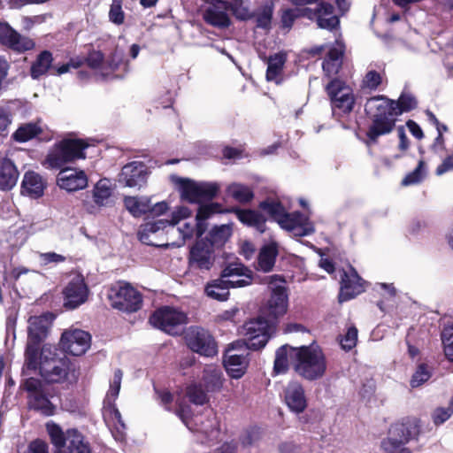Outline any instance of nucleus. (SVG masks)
<instances>
[{"mask_svg":"<svg viewBox=\"0 0 453 453\" xmlns=\"http://www.w3.org/2000/svg\"><path fill=\"white\" fill-rule=\"evenodd\" d=\"M53 61V55L50 50H44L41 51L30 66L29 73L31 78L33 80H39L49 72L51 73Z\"/></svg>","mask_w":453,"mask_h":453,"instance_id":"cd10ccee","label":"nucleus"},{"mask_svg":"<svg viewBox=\"0 0 453 453\" xmlns=\"http://www.w3.org/2000/svg\"><path fill=\"white\" fill-rule=\"evenodd\" d=\"M150 198L147 196H126L124 205L126 209L135 218L148 214Z\"/></svg>","mask_w":453,"mask_h":453,"instance_id":"c9c22d12","label":"nucleus"},{"mask_svg":"<svg viewBox=\"0 0 453 453\" xmlns=\"http://www.w3.org/2000/svg\"><path fill=\"white\" fill-rule=\"evenodd\" d=\"M168 226L167 219L149 220L142 223L138 230L137 235L140 242L149 246H156L151 240L150 234H156L159 230H164Z\"/></svg>","mask_w":453,"mask_h":453,"instance_id":"7c9ffc66","label":"nucleus"},{"mask_svg":"<svg viewBox=\"0 0 453 453\" xmlns=\"http://www.w3.org/2000/svg\"><path fill=\"white\" fill-rule=\"evenodd\" d=\"M445 357L453 362V326H446L441 333Z\"/></svg>","mask_w":453,"mask_h":453,"instance_id":"8fccbe9b","label":"nucleus"},{"mask_svg":"<svg viewBox=\"0 0 453 453\" xmlns=\"http://www.w3.org/2000/svg\"><path fill=\"white\" fill-rule=\"evenodd\" d=\"M452 410L448 407H437L432 413V419L435 426H441L452 416Z\"/></svg>","mask_w":453,"mask_h":453,"instance_id":"bf43d9fd","label":"nucleus"},{"mask_svg":"<svg viewBox=\"0 0 453 453\" xmlns=\"http://www.w3.org/2000/svg\"><path fill=\"white\" fill-rule=\"evenodd\" d=\"M453 171V153L448 155L439 165L435 170L437 175H442L443 173Z\"/></svg>","mask_w":453,"mask_h":453,"instance_id":"774afa93","label":"nucleus"},{"mask_svg":"<svg viewBox=\"0 0 453 453\" xmlns=\"http://www.w3.org/2000/svg\"><path fill=\"white\" fill-rule=\"evenodd\" d=\"M149 322L154 327L175 336L180 334L181 326L188 323V318L185 312L166 305L154 311Z\"/></svg>","mask_w":453,"mask_h":453,"instance_id":"6e6552de","label":"nucleus"},{"mask_svg":"<svg viewBox=\"0 0 453 453\" xmlns=\"http://www.w3.org/2000/svg\"><path fill=\"white\" fill-rule=\"evenodd\" d=\"M227 10L239 20H248L253 18L249 7L244 4L243 0L226 1Z\"/></svg>","mask_w":453,"mask_h":453,"instance_id":"49530a36","label":"nucleus"},{"mask_svg":"<svg viewBox=\"0 0 453 453\" xmlns=\"http://www.w3.org/2000/svg\"><path fill=\"white\" fill-rule=\"evenodd\" d=\"M226 192L234 200L242 204L250 203L255 196L251 188L235 182L227 187Z\"/></svg>","mask_w":453,"mask_h":453,"instance_id":"4c0bfd02","label":"nucleus"},{"mask_svg":"<svg viewBox=\"0 0 453 453\" xmlns=\"http://www.w3.org/2000/svg\"><path fill=\"white\" fill-rule=\"evenodd\" d=\"M63 453H91L89 443L76 429L67 430V445Z\"/></svg>","mask_w":453,"mask_h":453,"instance_id":"473e14b6","label":"nucleus"},{"mask_svg":"<svg viewBox=\"0 0 453 453\" xmlns=\"http://www.w3.org/2000/svg\"><path fill=\"white\" fill-rule=\"evenodd\" d=\"M278 253V248L275 243L264 246L257 257L259 268L265 273L271 272L274 267Z\"/></svg>","mask_w":453,"mask_h":453,"instance_id":"f704fd0d","label":"nucleus"},{"mask_svg":"<svg viewBox=\"0 0 453 453\" xmlns=\"http://www.w3.org/2000/svg\"><path fill=\"white\" fill-rule=\"evenodd\" d=\"M342 65V62L331 61L325 58L322 63V69L327 77H331L338 74Z\"/></svg>","mask_w":453,"mask_h":453,"instance_id":"0e129e2a","label":"nucleus"},{"mask_svg":"<svg viewBox=\"0 0 453 453\" xmlns=\"http://www.w3.org/2000/svg\"><path fill=\"white\" fill-rule=\"evenodd\" d=\"M92 193L94 203L83 201L85 210L90 214L96 213L99 208L108 204L112 195L110 180L108 179L99 180L95 185Z\"/></svg>","mask_w":453,"mask_h":453,"instance_id":"b1692460","label":"nucleus"},{"mask_svg":"<svg viewBox=\"0 0 453 453\" xmlns=\"http://www.w3.org/2000/svg\"><path fill=\"white\" fill-rule=\"evenodd\" d=\"M289 345H283L276 349L273 363V372L275 374H284L289 369L288 357L295 360V353L290 349Z\"/></svg>","mask_w":453,"mask_h":453,"instance_id":"e433bc0d","label":"nucleus"},{"mask_svg":"<svg viewBox=\"0 0 453 453\" xmlns=\"http://www.w3.org/2000/svg\"><path fill=\"white\" fill-rule=\"evenodd\" d=\"M19 171L14 163L4 157L0 164V189L10 190L17 183Z\"/></svg>","mask_w":453,"mask_h":453,"instance_id":"c85d7f7f","label":"nucleus"},{"mask_svg":"<svg viewBox=\"0 0 453 453\" xmlns=\"http://www.w3.org/2000/svg\"><path fill=\"white\" fill-rule=\"evenodd\" d=\"M426 175V163L423 159H420L418 163L417 167L406 174L402 180V186L415 185L422 181Z\"/></svg>","mask_w":453,"mask_h":453,"instance_id":"de8ad7c7","label":"nucleus"},{"mask_svg":"<svg viewBox=\"0 0 453 453\" xmlns=\"http://www.w3.org/2000/svg\"><path fill=\"white\" fill-rule=\"evenodd\" d=\"M91 335L81 329H71L65 331L60 339L63 350L72 356L80 357L89 349Z\"/></svg>","mask_w":453,"mask_h":453,"instance_id":"ddd939ff","label":"nucleus"},{"mask_svg":"<svg viewBox=\"0 0 453 453\" xmlns=\"http://www.w3.org/2000/svg\"><path fill=\"white\" fill-rule=\"evenodd\" d=\"M417 107L418 100L411 93L403 92L397 100L384 95L370 97L365 104V112L371 121L365 134V144L369 147L377 144L380 136L395 129L398 116Z\"/></svg>","mask_w":453,"mask_h":453,"instance_id":"f257e3e1","label":"nucleus"},{"mask_svg":"<svg viewBox=\"0 0 453 453\" xmlns=\"http://www.w3.org/2000/svg\"><path fill=\"white\" fill-rule=\"evenodd\" d=\"M55 319V315L52 312L47 311L41 315L31 316L27 320V340L24 351V359L28 361L29 365H34L35 363V357L45 346L52 323Z\"/></svg>","mask_w":453,"mask_h":453,"instance_id":"20e7f679","label":"nucleus"},{"mask_svg":"<svg viewBox=\"0 0 453 453\" xmlns=\"http://www.w3.org/2000/svg\"><path fill=\"white\" fill-rule=\"evenodd\" d=\"M297 19H299V17L296 7L281 10L280 27L290 30Z\"/></svg>","mask_w":453,"mask_h":453,"instance_id":"5fc2aeb1","label":"nucleus"},{"mask_svg":"<svg viewBox=\"0 0 453 453\" xmlns=\"http://www.w3.org/2000/svg\"><path fill=\"white\" fill-rule=\"evenodd\" d=\"M284 402L288 408L299 415L308 406V400L303 385L298 381H290L284 389Z\"/></svg>","mask_w":453,"mask_h":453,"instance_id":"6ab92c4d","label":"nucleus"},{"mask_svg":"<svg viewBox=\"0 0 453 453\" xmlns=\"http://www.w3.org/2000/svg\"><path fill=\"white\" fill-rule=\"evenodd\" d=\"M109 19L116 25H121L124 23L125 13L122 11L120 2L116 3L115 0H113V4L111 5L109 12Z\"/></svg>","mask_w":453,"mask_h":453,"instance_id":"680f3d73","label":"nucleus"},{"mask_svg":"<svg viewBox=\"0 0 453 453\" xmlns=\"http://www.w3.org/2000/svg\"><path fill=\"white\" fill-rule=\"evenodd\" d=\"M47 431L50 442L55 447L54 453H63L67 445V434L65 435L57 424L47 425Z\"/></svg>","mask_w":453,"mask_h":453,"instance_id":"79ce46f5","label":"nucleus"},{"mask_svg":"<svg viewBox=\"0 0 453 453\" xmlns=\"http://www.w3.org/2000/svg\"><path fill=\"white\" fill-rule=\"evenodd\" d=\"M169 210V205L165 201L156 203L155 204H151L150 202V209L149 215L153 217H158L164 215Z\"/></svg>","mask_w":453,"mask_h":453,"instance_id":"338daca9","label":"nucleus"},{"mask_svg":"<svg viewBox=\"0 0 453 453\" xmlns=\"http://www.w3.org/2000/svg\"><path fill=\"white\" fill-rule=\"evenodd\" d=\"M173 180L178 186L183 200L190 203H198L199 182L182 177H173Z\"/></svg>","mask_w":453,"mask_h":453,"instance_id":"c756f323","label":"nucleus"},{"mask_svg":"<svg viewBox=\"0 0 453 453\" xmlns=\"http://www.w3.org/2000/svg\"><path fill=\"white\" fill-rule=\"evenodd\" d=\"M317 25L319 28L334 30L340 25V19L337 16L332 14L319 13L317 18Z\"/></svg>","mask_w":453,"mask_h":453,"instance_id":"864d4df0","label":"nucleus"},{"mask_svg":"<svg viewBox=\"0 0 453 453\" xmlns=\"http://www.w3.org/2000/svg\"><path fill=\"white\" fill-rule=\"evenodd\" d=\"M232 234V228L228 225H221L213 226L207 236L209 245L214 246L223 245Z\"/></svg>","mask_w":453,"mask_h":453,"instance_id":"37998d69","label":"nucleus"},{"mask_svg":"<svg viewBox=\"0 0 453 453\" xmlns=\"http://www.w3.org/2000/svg\"><path fill=\"white\" fill-rule=\"evenodd\" d=\"M258 209L266 213L270 219L279 223L285 207L279 200L267 197L258 203Z\"/></svg>","mask_w":453,"mask_h":453,"instance_id":"58836bf2","label":"nucleus"},{"mask_svg":"<svg viewBox=\"0 0 453 453\" xmlns=\"http://www.w3.org/2000/svg\"><path fill=\"white\" fill-rule=\"evenodd\" d=\"M432 376V373L426 364H420L413 373L411 380V386L417 388L426 382Z\"/></svg>","mask_w":453,"mask_h":453,"instance_id":"3c124183","label":"nucleus"},{"mask_svg":"<svg viewBox=\"0 0 453 453\" xmlns=\"http://www.w3.org/2000/svg\"><path fill=\"white\" fill-rule=\"evenodd\" d=\"M57 182L61 188L73 192L88 186V177L83 171L63 167L58 175Z\"/></svg>","mask_w":453,"mask_h":453,"instance_id":"393cba45","label":"nucleus"},{"mask_svg":"<svg viewBox=\"0 0 453 453\" xmlns=\"http://www.w3.org/2000/svg\"><path fill=\"white\" fill-rule=\"evenodd\" d=\"M298 17L307 18L310 20H317L319 13L332 14L334 13V6L327 2H320L315 9L304 6H296Z\"/></svg>","mask_w":453,"mask_h":453,"instance_id":"ea45409f","label":"nucleus"},{"mask_svg":"<svg viewBox=\"0 0 453 453\" xmlns=\"http://www.w3.org/2000/svg\"><path fill=\"white\" fill-rule=\"evenodd\" d=\"M218 206L219 203L201 205L197 210L196 219L206 220L216 212V208Z\"/></svg>","mask_w":453,"mask_h":453,"instance_id":"69168bd1","label":"nucleus"},{"mask_svg":"<svg viewBox=\"0 0 453 453\" xmlns=\"http://www.w3.org/2000/svg\"><path fill=\"white\" fill-rule=\"evenodd\" d=\"M109 299L112 308L127 313H134L142 307V294L128 282H119L111 288Z\"/></svg>","mask_w":453,"mask_h":453,"instance_id":"0eeeda50","label":"nucleus"},{"mask_svg":"<svg viewBox=\"0 0 453 453\" xmlns=\"http://www.w3.org/2000/svg\"><path fill=\"white\" fill-rule=\"evenodd\" d=\"M214 249L207 242L200 241L191 248L189 265L200 270H210L214 263Z\"/></svg>","mask_w":453,"mask_h":453,"instance_id":"4be33fe9","label":"nucleus"},{"mask_svg":"<svg viewBox=\"0 0 453 453\" xmlns=\"http://www.w3.org/2000/svg\"><path fill=\"white\" fill-rule=\"evenodd\" d=\"M88 288L81 275L73 277L63 290L64 307L74 310L83 304L88 297Z\"/></svg>","mask_w":453,"mask_h":453,"instance_id":"2eb2a0df","label":"nucleus"},{"mask_svg":"<svg viewBox=\"0 0 453 453\" xmlns=\"http://www.w3.org/2000/svg\"><path fill=\"white\" fill-rule=\"evenodd\" d=\"M290 349L295 353V371L301 377L313 381L325 375L326 360L321 349L311 346H301L290 348Z\"/></svg>","mask_w":453,"mask_h":453,"instance_id":"423d86ee","label":"nucleus"},{"mask_svg":"<svg viewBox=\"0 0 453 453\" xmlns=\"http://www.w3.org/2000/svg\"><path fill=\"white\" fill-rule=\"evenodd\" d=\"M288 311V293L283 286L275 287L267 302L259 309L256 319L246 321L242 326L246 346L251 350H259L275 333L280 319Z\"/></svg>","mask_w":453,"mask_h":453,"instance_id":"f03ea898","label":"nucleus"},{"mask_svg":"<svg viewBox=\"0 0 453 453\" xmlns=\"http://www.w3.org/2000/svg\"><path fill=\"white\" fill-rule=\"evenodd\" d=\"M89 146L86 139L63 138L50 150L44 165L50 169H62L67 164L85 159V150Z\"/></svg>","mask_w":453,"mask_h":453,"instance_id":"39448f33","label":"nucleus"},{"mask_svg":"<svg viewBox=\"0 0 453 453\" xmlns=\"http://www.w3.org/2000/svg\"><path fill=\"white\" fill-rule=\"evenodd\" d=\"M35 364L29 365L24 360L22 372L38 371L39 375L49 384L76 383L79 372L76 365L65 354L60 356L54 346H45L35 357Z\"/></svg>","mask_w":453,"mask_h":453,"instance_id":"7ed1b4c3","label":"nucleus"},{"mask_svg":"<svg viewBox=\"0 0 453 453\" xmlns=\"http://www.w3.org/2000/svg\"><path fill=\"white\" fill-rule=\"evenodd\" d=\"M226 211L235 214L242 224L255 228L260 234H264L267 229V219L257 210L231 207L226 209Z\"/></svg>","mask_w":453,"mask_h":453,"instance_id":"5701e85b","label":"nucleus"},{"mask_svg":"<svg viewBox=\"0 0 453 453\" xmlns=\"http://www.w3.org/2000/svg\"><path fill=\"white\" fill-rule=\"evenodd\" d=\"M246 279L231 280L217 279L208 282L205 286L204 292L207 296L217 301H226L230 296L229 288H242L252 283L251 273L244 275Z\"/></svg>","mask_w":453,"mask_h":453,"instance_id":"f3484780","label":"nucleus"},{"mask_svg":"<svg viewBox=\"0 0 453 453\" xmlns=\"http://www.w3.org/2000/svg\"><path fill=\"white\" fill-rule=\"evenodd\" d=\"M261 438V433L257 427H250L241 436L240 441L243 447H250Z\"/></svg>","mask_w":453,"mask_h":453,"instance_id":"052dcab7","label":"nucleus"},{"mask_svg":"<svg viewBox=\"0 0 453 453\" xmlns=\"http://www.w3.org/2000/svg\"><path fill=\"white\" fill-rule=\"evenodd\" d=\"M249 273H251V271L245 267L243 265L229 264L222 270L220 273V279L224 280V278H228L231 276H242Z\"/></svg>","mask_w":453,"mask_h":453,"instance_id":"4d7b16f0","label":"nucleus"},{"mask_svg":"<svg viewBox=\"0 0 453 453\" xmlns=\"http://www.w3.org/2000/svg\"><path fill=\"white\" fill-rule=\"evenodd\" d=\"M210 6L205 9L203 14V20L218 28H227L231 25V19L226 13V1L210 0Z\"/></svg>","mask_w":453,"mask_h":453,"instance_id":"aec40b11","label":"nucleus"},{"mask_svg":"<svg viewBox=\"0 0 453 453\" xmlns=\"http://www.w3.org/2000/svg\"><path fill=\"white\" fill-rule=\"evenodd\" d=\"M46 187L42 176L33 171H28L24 174L21 182V193L32 198H39L43 196Z\"/></svg>","mask_w":453,"mask_h":453,"instance_id":"bb28decb","label":"nucleus"},{"mask_svg":"<svg viewBox=\"0 0 453 453\" xmlns=\"http://www.w3.org/2000/svg\"><path fill=\"white\" fill-rule=\"evenodd\" d=\"M223 364L227 374L233 379L242 378L247 371L246 357L241 354H232V349H228L224 354Z\"/></svg>","mask_w":453,"mask_h":453,"instance_id":"a878e982","label":"nucleus"},{"mask_svg":"<svg viewBox=\"0 0 453 453\" xmlns=\"http://www.w3.org/2000/svg\"><path fill=\"white\" fill-rule=\"evenodd\" d=\"M326 91L334 111L338 110L342 114H349L353 111L356 98L345 81L334 78L326 85Z\"/></svg>","mask_w":453,"mask_h":453,"instance_id":"f8f14e48","label":"nucleus"},{"mask_svg":"<svg viewBox=\"0 0 453 453\" xmlns=\"http://www.w3.org/2000/svg\"><path fill=\"white\" fill-rule=\"evenodd\" d=\"M219 191V186L212 182H199L198 203L203 201H211Z\"/></svg>","mask_w":453,"mask_h":453,"instance_id":"09e8293b","label":"nucleus"},{"mask_svg":"<svg viewBox=\"0 0 453 453\" xmlns=\"http://www.w3.org/2000/svg\"><path fill=\"white\" fill-rule=\"evenodd\" d=\"M42 133V129L35 123L20 126L13 134L12 139L18 142H26Z\"/></svg>","mask_w":453,"mask_h":453,"instance_id":"c03bdc74","label":"nucleus"},{"mask_svg":"<svg viewBox=\"0 0 453 453\" xmlns=\"http://www.w3.org/2000/svg\"><path fill=\"white\" fill-rule=\"evenodd\" d=\"M147 176V166L142 162L134 161L122 167L119 181L129 188H140L146 183Z\"/></svg>","mask_w":453,"mask_h":453,"instance_id":"412c9836","label":"nucleus"},{"mask_svg":"<svg viewBox=\"0 0 453 453\" xmlns=\"http://www.w3.org/2000/svg\"><path fill=\"white\" fill-rule=\"evenodd\" d=\"M340 276V302L349 301L365 291V281L351 265H349L348 270L342 269Z\"/></svg>","mask_w":453,"mask_h":453,"instance_id":"4468645a","label":"nucleus"},{"mask_svg":"<svg viewBox=\"0 0 453 453\" xmlns=\"http://www.w3.org/2000/svg\"><path fill=\"white\" fill-rule=\"evenodd\" d=\"M21 387L27 393V404L30 410L47 417L54 415L55 406L46 395L44 386L39 379L27 378L23 380Z\"/></svg>","mask_w":453,"mask_h":453,"instance_id":"9b49d317","label":"nucleus"},{"mask_svg":"<svg viewBox=\"0 0 453 453\" xmlns=\"http://www.w3.org/2000/svg\"><path fill=\"white\" fill-rule=\"evenodd\" d=\"M0 43L18 53L31 50L35 46L33 39L21 35L7 22H0Z\"/></svg>","mask_w":453,"mask_h":453,"instance_id":"dca6fc26","label":"nucleus"},{"mask_svg":"<svg viewBox=\"0 0 453 453\" xmlns=\"http://www.w3.org/2000/svg\"><path fill=\"white\" fill-rule=\"evenodd\" d=\"M278 224L288 231H296L295 234L300 237L310 235L315 231L308 217L298 211L288 212L285 210Z\"/></svg>","mask_w":453,"mask_h":453,"instance_id":"a211bd4d","label":"nucleus"},{"mask_svg":"<svg viewBox=\"0 0 453 453\" xmlns=\"http://www.w3.org/2000/svg\"><path fill=\"white\" fill-rule=\"evenodd\" d=\"M186 346L200 356L212 357L218 354V344L209 330L198 326H190L182 332Z\"/></svg>","mask_w":453,"mask_h":453,"instance_id":"1a4fd4ad","label":"nucleus"},{"mask_svg":"<svg viewBox=\"0 0 453 453\" xmlns=\"http://www.w3.org/2000/svg\"><path fill=\"white\" fill-rule=\"evenodd\" d=\"M40 260L42 265H47L49 264H59L66 261V257L63 255L56 252H45L40 254Z\"/></svg>","mask_w":453,"mask_h":453,"instance_id":"e2e57ef3","label":"nucleus"},{"mask_svg":"<svg viewBox=\"0 0 453 453\" xmlns=\"http://www.w3.org/2000/svg\"><path fill=\"white\" fill-rule=\"evenodd\" d=\"M357 342V329L355 326H351L348 328L344 336L341 339V347L346 350H351Z\"/></svg>","mask_w":453,"mask_h":453,"instance_id":"6e6d98bb","label":"nucleus"},{"mask_svg":"<svg viewBox=\"0 0 453 453\" xmlns=\"http://www.w3.org/2000/svg\"><path fill=\"white\" fill-rule=\"evenodd\" d=\"M85 62L89 68L93 70L99 69L104 64V55L100 50H92L85 57Z\"/></svg>","mask_w":453,"mask_h":453,"instance_id":"13d9d810","label":"nucleus"},{"mask_svg":"<svg viewBox=\"0 0 453 453\" xmlns=\"http://www.w3.org/2000/svg\"><path fill=\"white\" fill-rule=\"evenodd\" d=\"M273 15V4H265L263 5L253 17L256 18V26L258 28H262L265 30H270L272 27V20Z\"/></svg>","mask_w":453,"mask_h":453,"instance_id":"a18cd8bd","label":"nucleus"},{"mask_svg":"<svg viewBox=\"0 0 453 453\" xmlns=\"http://www.w3.org/2000/svg\"><path fill=\"white\" fill-rule=\"evenodd\" d=\"M418 434V427L410 418L391 425L388 436L380 442V447L385 453H396L398 449L408 443L414 435Z\"/></svg>","mask_w":453,"mask_h":453,"instance_id":"9d476101","label":"nucleus"},{"mask_svg":"<svg viewBox=\"0 0 453 453\" xmlns=\"http://www.w3.org/2000/svg\"><path fill=\"white\" fill-rule=\"evenodd\" d=\"M382 83L380 73L375 70L368 71L361 81V88L376 90Z\"/></svg>","mask_w":453,"mask_h":453,"instance_id":"603ef678","label":"nucleus"},{"mask_svg":"<svg viewBox=\"0 0 453 453\" xmlns=\"http://www.w3.org/2000/svg\"><path fill=\"white\" fill-rule=\"evenodd\" d=\"M225 379L222 371L217 367H209L203 371V387L207 392H219L223 388Z\"/></svg>","mask_w":453,"mask_h":453,"instance_id":"2f4dec72","label":"nucleus"},{"mask_svg":"<svg viewBox=\"0 0 453 453\" xmlns=\"http://www.w3.org/2000/svg\"><path fill=\"white\" fill-rule=\"evenodd\" d=\"M287 58L283 53H277L270 56L265 77L268 81H275L279 84L281 81L280 76L286 63Z\"/></svg>","mask_w":453,"mask_h":453,"instance_id":"72a5a7b5","label":"nucleus"},{"mask_svg":"<svg viewBox=\"0 0 453 453\" xmlns=\"http://www.w3.org/2000/svg\"><path fill=\"white\" fill-rule=\"evenodd\" d=\"M206 392L202 384L191 383L187 386L185 395L191 403L202 406L210 401Z\"/></svg>","mask_w":453,"mask_h":453,"instance_id":"a19ab883","label":"nucleus"}]
</instances>
